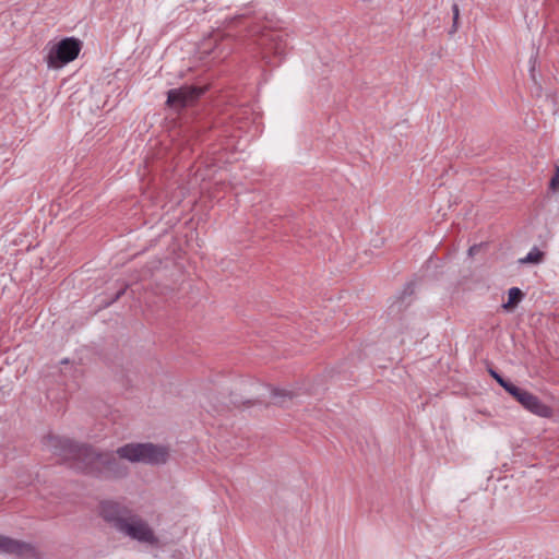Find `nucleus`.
<instances>
[{"label": "nucleus", "mask_w": 559, "mask_h": 559, "mask_svg": "<svg viewBox=\"0 0 559 559\" xmlns=\"http://www.w3.org/2000/svg\"><path fill=\"white\" fill-rule=\"evenodd\" d=\"M0 552L28 558L35 555V548L28 543L0 535Z\"/></svg>", "instance_id": "0eeeda50"}, {"label": "nucleus", "mask_w": 559, "mask_h": 559, "mask_svg": "<svg viewBox=\"0 0 559 559\" xmlns=\"http://www.w3.org/2000/svg\"><path fill=\"white\" fill-rule=\"evenodd\" d=\"M544 258H545V253L543 251H540L537 247H534L526 254V257L520 259L519 262L521 264H526V263L538 264V263L543 262Z\"/></svg>", "instance_id": "9d476101"}, {"label": "nucleus", "mask_w": 559, "mask_h": 559, "mask_svg": "<svg viewBox=\"0 0 559 559\" xmlns=\"http://www.w3.org/2000/svg\"><path fill=\"white\" fill-rule=\"evenodd\" d=\"M549 189L552 192L559 191V166L555 167V174H554L552 178L550 179Z\"/></svg>", "instance_id": "ddd939ff"}, {"label": "nucleus", "mask_w": 559, "mask_h": 559, "mask_svg": "<svg viewBox=\"0 0 559 559\" xmlns=\"http://www.w3.org/2000/svg\"><path fill=\"white\" fill-rule=\"evenodd\" d=\"M271 396L274 400V404L284 406L286 401H290L294 397V393L282 389H272Z\"/></svg>", "instance_id": "1a4fd4ad"}, {"label": "nucleus", "mask_w": 559, "mask_h": 559, "mask_svg": "<svg viewBox=\"0 0 559 559\" xmlns=\"http://www.w3.org/2000/svg\"><path fill=\"white\" fill-rule=\"evenodd\" d=\"M222 36H223V35H222V33H221V32H216V33L212 34L207 39H205V40L203 41L202 47H201L202 52H203V53H210V52H212L211 45H212L213 43H214V44H216V43H217V40H218L219 38H222Z\"/></svg>", "instance_id": "9b49d317"}, {"label": "nucleus", "mask_w": 559, "mask_h": 559, "mask_svg": "<svg viewBox=\"0 0 559 559\" xmlns=\"http://www.w3.org/2000/svg\"><path fill=\"white\" fill-rule=\"evenodd\" d=\"M478 250H479V247H478V246H473V247H471V248H469V250H468V254H469V255H473V254H474L476 251H478Z\"/></svg>", "instance_id": "f3484780"}, {"label": "nucleus", "mask_w": 559, "mask_h": 559, "mask_svg": "<svg viewBox=\"0 0 559 559\" xmlns=\"http://www.w3.org/2000/svg\"><path fill=\"white\" fill-rule=\"evenodd\" d=\"M514 399L528 412L539 417L549 418L552 416V409L544 404L538 396L527 390L520 389Z\"/></svg>", "instance_id": "423d86ee"}, {"label": "nucleus", "mask_w": 559, "mask_h": 559, "mask_svg": "<svg viewBox=\"0 0 559 559\" xmlns=\"http://www.w3.org/2000/svg\"><path fill=\"white\" fill-rule=\"evenodd\" d=\"M123 292H124L123 289H122V290H120V292H118V294H117V296H116V299H118V298L123 294Z\"/></svg>", "instance_id": "a211bd4d"}, {"label": "nucleus", "mask_w": 559, "mask_h": 559, "mask_svg": "<svg viewBox=\"0 0 559 559\" xmlns=\"http://www.w3.org/2000/svg\"><path fill=\"white\" fill-rule=\"evenodd\" d=\"M501 386L510 394L512 395L513 397L515 396V394L518 393V391L521 389L520 386L515 385L514 383H512L511 381L509 380H506Z\"/></svg>", "instance_id": "4468645a"}, {"label": "nucleus", "mask_w": 559, "mask_h": 559, "mask_svg": "<svg viewBox=\"0 0 559 559\" xmlns=\"http://www.w3.org/2000/svg\"><path fill=\"white\" fill-rule=\"evenodd\" d=\"M453 23L450 34H454L459 27L460 8L456 3L452 5Z\"/></svg>", "instance_id": "f8f14e48"}, {"label": "nucleus", "mask_w": 559, "mask_h": 559, "mask_svg": "<svg viewBox=\"0 0 559 559\" xmlns=\"http://www.w3.org/2000/svg\"><path fill=\"white\" fill-rule=\"evenodd\" d=\"M44 444L64 462L85 474L107 479L123 478L129 467L121 462L144 463L148 465L165 464L169 457V449L165 445L146 443H127L115 452L100 451L88 444H81L66 437L48 435Z\"/></svg>", "instance_id": "f257e3e1"}, {"label": "nucleus", "mask_w": 559, "mask_h": 559, "mask_svg": "<svg viewBox=\"0 0 559 559\" xmlns=\"http://www.w3.org/2000/svg\"><path fill=\"white\" fill-rule=\"evenodd\" d=\"M524 298V293L519 287H512L508 292V301L502 305L506 311H512Z\"/></svg>", "instance_id": "6e6552de"}, {"label": "nucleus", "mask_w": 559, "mask_h": 559, "mask_svg": "<svg viewBox=\"0 0 559 559\" xmlns=\"http://www.w3.org/2000/svg\"><path fill=\"white\" fill-rule=\"evenodd\" d=\"M490 374L500 385L506 381V379L495 370H490Z\"/></svg>", "instance_id": "dca6fc26"}, {"label": "nucleus", "mask_w": 559, "mask_h": 559, "mask_svg": "<svg viewBox=\"0 0 559 559\" xmlns=\"http://www.w3.org/2000/svg\"><path fill=\"white\" fill-rule=\"evenodd\" d=\"M103 520L118 533L133 540L151 546H157L159 540L154 530L139 514L129 508L114 501H104L99 510Z\"/></svg>", "instance_id": "f03ea898"}, {"label": "nucleus", "mask_w": 559, "mask_h": 559, "mask_svg": "<svg viewBox=\"0 0 559 559\" xmlns=\"http://www.w3.org/2000/svg\"><path fill=\"white\" fill-rule=\"evenodd\" d=\"M248 33L262 60L267 64L276 66L272 57L281 58L285 53L287 47L285 34L259 24L250 26Z\"/></svg>", "instance_id": "7ed1b4c3"}, {"label": "nucleus", "mask_w": 559, "mask_h": 559, "mask_svg": "<svg viewBox=\"0 0 559 559\" xmlns=\"http://www.w3.org/2000/svg\"><path fill=\"white\" fill-rule=\"evenodd\" d=\"M81 48L82 43L78 38L67 37L61 39L49 50L47 56L48 66L60 68L73 61L79 56Z\"/></svg>", "instance_id": "20e7f679"}, {"label": "nucleus", "mask_w": 559, "mask_h": 559, "mask_svg": "<svg viewBox=\"0 0 559 559\" xmlns=\"http://www.w3.org/2000/svg\"><path fill=\"white\" fill-rule=\"evenodd\" d=\"M205 91L206 87L195 85L171 88L167 92L166 104L173 109L180 110L194 104Z\"/></svg>", "instance_id": "39448f33"}, {"label": "nucleus", "mask_w": 559, "mask_h": 559, "mask_svg": "<svg viewBox=\"0 0 559 559\" xmlns=\"http://www.w3.org/2000/svg\"><path fill=\"white\" fill-rule=\"evenodd\" d=\"M501 386L510 394L512 395L513 397L515 396V394L518 393V391L521 389L520 386L515 385L514 383H512L511 381L509 380H506Z\"/></svg>", "instance_id": "2eb2a0df"}]
</instances>
